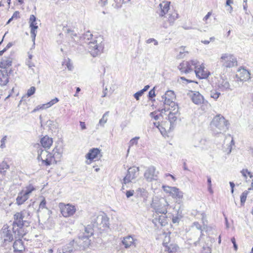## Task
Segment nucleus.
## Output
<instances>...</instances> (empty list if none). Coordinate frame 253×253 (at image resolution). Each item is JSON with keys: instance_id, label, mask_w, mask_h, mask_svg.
I'll use <instances>...</instances> for the list:
<instances>
[{"instance_id": "obj_31", "label": "nucleus", "mask_w": 253, "mask_h": 253, "mask_svg": "<svg viewBox=\"0 0 253 253\" xmlns=\"http://www.w3.org/2000/svg\"><path fill=\"white\" fill-rule=\"evenodd\" d=\"M58 101H59L58 98L57 97H55V98L52 99L50 101H49L47 103L43 104L41 106H38L37 109H35L33 110V112H36L37 110H39V109H43L48 108L51 107V106H52L53 105H54V104H55L56 103L58 102Z\"/></svg>"}, {"instance_id": "obj_16", "label": "nucleus", "mask_w": 253, "mask_h": 253, "mask_svg": "<svg viewBox=\"0 0 253 253\" xmlns=\"http://www.w3.org/2000/svg\"><path fill=\"white\" fill-rule=\"evenodd\" d=\"M239 74H237L236 77L241 82L247 81L250 79V73L244 68L240 69L238 70Z\"/></svg>"}, {"instance_id": "obj_58", "label": "nucleus", "mask_w": 253, "mask_h": 253, "mask_svg": "<svg viewBox=\"0 0 253 253\" xmlns=\"http://www.w3.org/2000/svg\"><path fill=\"white\" fill-rule=\"evenodd\" d=\"M231 242L233 244V247L235 251H237L238 250V246L236 243V240L234 237H233L231 239Z\"/></svg>"}, {"instance_id": "obj_20", "label": "nucleus", "mask_w": 253, "mask_h": 253, "mask_svg": "<svg viewBox=\"0 0 253 253\" xmlns=\"http://www.w3.org/2000/svg\"><path fill=\"white\" fill-rule=\"evenodd\" d=\"M13 247L15 252H22L25 250L24 242L20 238L15 241L13 245Z\"/></svg>"}, {"instance_id": "obj_29", "label": "nucleus", "mask_w": 253, "mask_h": 253, "mask_svg": "<svg viewBox=\"0 0 253 253\" xmlns=\"http://www.w3.org/2000/svg\"><path fill=\"white\" fill-rule=\"evenodd\" d=\"M75 27L73 26L71 24L66 25L63 27V30L67 34L71 37L77 36L76 33L75 32Z\"/></svg>"}, {"instance_id": "obj_2", "label": "nucleus", "mask_w": 253, "mask_h": 253, "mask_svg": "<svg viewBox=\"0 0 253 253\" xmlns=\"http://www.w3.org/2000/svg\"><path fill=\"white\" fill-rule=\"evenodd\" d=\"M228 121L220 115H216L213 118L211 126L214 132L216 133H220L225 132L228 129Z\"/></svg>"}, {"instance_id": "obj_4", "label": "nucleus", "mask_w": 253, "mask_h": 253, "mask_svg": "<svg viewBox=\"0 0 253 253\" xmlns=\"http://www.w3.org/2000/svg\"><path fill=\"white\" fill-rule=\"evenodd\" d=\"M94 227L92 225H88L84 228V232L79 235L78 243H82L83 249H86L90 244V240L89 239L93 235Z\"/></svg>"}, {"instance_id": "obj_8", "label": "nucleus", "mask_w": 253, "mask_h": 253, "mask_svg": "<svg viewBox=\"0 0 253 253\" xmlns=\"http://www.w3.org/2000/svg\"><path fill=\"white\" fill-rule=\"evenodd\" d=\"M78 238L76 240H73L69 244L65 246L62 249L63 253H72L73 251L76 250H84L85 249H83L82 243H78Z\"/></svg>"}, {"instance_id": "obj_57", "label": "nucleus", "mask_w": 253, "mask_h": 253, "mask_svg": "<svg viewBox=\"0 0 253 253\" xmlns=\"http://www.w3.org/2000/svg\"><path fill=\"white\" fill-rule=\"evenodd\" d=\"M52 155H54V158L51 159V164H56L57 162V161L56 159H59L60 158H58V156H56V154L55 153H52Z\"/></svg>"}, {"instance_id": "obj_64", "label": "nucleus", "mask_w": 253, "mask_h": 253, "mask_svg": "<svg viewBox=\"0 0 253 253\" xmlns=\"http://www.w3.org/2000/svg\"><path fill=\"white\" fill-rule=\"evenodd\" d=\"M130 145H133L134 144H137V141L135 140V139H131L129 142Z\"/></svg>"}, {"instance_id": "obj_1", "label": "nucleus", "mask_w": 253, "mask_h": 253, "mask_svg": "<svg viewBox=\"0 0 253 253\" xmlns=\"http://www.w3.org/2000/svg\"><path fill=\"white\" fill-rule=\"evenodd\" d=\"M104 42L103 37L98 36L89 42L88 49L92 56L95 57L103 52L104 48Z\"/></svg>"}, {"instance_id": "obj_10", "label": "nucleus", "mask_w": 253, "mask_h": 253, "mask_svg": "<svg viewBox=\"0 0 253 253\" xmlns=\"http://www.w3.org/2000/svg\"><path fill=\"white\" fill-rule=\"evenodd\" d=\"M166 20L164 21L163 26L167 28L168 26L172 25L174 22L178 18V14L175 10H170L167 16H165Z\"/></svg>"}, {"instance_id": "obj_27", "label": "nucleus", "mask_w": 253, "mask_h": 253, "mask_svg": "<svg viewBox=\"0 0 253 253\" xmlns=\"http://www.w3.org/2000/svg\"><path fill=\"white\" fill-rule=\"evenodd\" d=\"M41 143L44 148H49L53 143V141L52 138L45 136L41 139Z\"/></svg>"}, {"instance_id": "obj_23", "label": "nucleus", "mask_w": 253, "mask_h": 253, "mask_svg": "<svg viewBox=\"0 0 253 253\" xmlns=\"http://www.w3.org/2000/svg\"><path fill=\"white\" fill-rule=\"evenodd\" d=\"M176 51L178 52L176 55V58L177 59H183L189 53L188 50H187L186 47L185 46H181L176 49Z\"/></svg>"}, {"instance_id": "obj_50", "label": "nucleus", "mask_w": 253, "mask_h": 253, "mask_svg": "<svg viewBox=\"0 0 253 253\" xmlns=\"http://www.w3.org/2000/svg\"><path fill=\"white\" fill-rule=\"evenodd\" d=\"M193 226H195L198 230L201 231L200 237L203 235V231L204 229L202 228L201 225L198 222H194L193 223Z\"/></svg>"}, {"instance_id": "obj_32", "label": "nucleus", "mask_w": 253, "mask_h": 253, "mask_svg": "<svg viewBox=\"0 0 253 253\" xmlns=\"http://www.w3.org/2000/svg\"><path fill=\"white\" fill-rule=\"evenodd\" d=\"M221 58L222 59V62H225L227 63H234L237 62L236 58L231 54H224L221 56Z\"/></svg>"}, {"instance_id": "obj_59", "label": "nucleus", "mask_w": 253, "mask_h": 253, "mask_svg": "<svg viewBox=\"0 0 253 253\" xmlns=\"http://www.w3.org/2000/svg\"><path fill=\"white\" fill-rule=\"evenodd\" d=\"M133 194H134L133 190H128V191H127L126 192V196L127 198H129L131 196H133Z\"/></svg>"}, {"instance_id": "obj_25", "label": "nucleus", "mask_w": 253, "mask_h": 253, "mask_svg": "<svg viewBox=\"0 0 253 253\" xmlns=\"http://www.w3.org/2000/svg\"><path fill=\"white\" fill-rule=\"evenodd\" d=\"M192 100L195 104H200L204 102V97L199 92H195L192 96Z\"/></svg>"}, {"instance_id": "obj_34", "label": "nucleus", "mask_w": 253, "mask_h": 253, "mask_svg": "<svg viewBox=\"0 0 253 253\" xmlns=\"http://www.w3.org/2000/svg\"><path fill=\"white\" fill-rule=\"evenodd\" d=\"M162 99H164V103L165 104H167L171 107L172 109L174 108V107H176L178 106L177 104H176L174 101H172L173 99L168 98L166 96H162Z\"/></svg>"}, {"instance_id": "obj_13", "label": "nucleus", "mask_w": 253, "mask_h": 253, "mask_svg": "<svg viewBox=\"0 0 253 253\" xmlns=\"http://www.w3.org/2000/svg\"><path fill=\"white\" fill-rule=\"evenodd\" d=\"M30 28L32 37L35 39L37 35L38 26L36 23V18L34 15H31L29 19Z\"/></svg>"}, {"instance_id": "obj_54", "label": "nucleus", "mask_w": 253, "mask_h": 253, "mask_svg": "<svg viewBox=\"0 0 253 253\" xmlns=\"http://www.w3.org/2000/svg\"><path fill=\"white\" fill-rule=\"evenodd\" d=\"M170 241V236H166L163 242V246L164 247H167L168 245H169V243Z\"/></svg>"}, {"instance_id": "obj_39", "label": "nucleus", "mask_w": 253, "mask_h": 253, "mask_svg": "<svg viewBox=\"0 0 253 253\" xmlns=\"http://www.w3.org/2000/svg\"><path fill=\"white\" fill-rule=\"evenodd\" d=\"M46 153V150L41 149L38 151V155L37 157V160L40 161H41L42 163V161H43L44 158L42 157V156H44V154Z\"/></svg>"}, {"instance_id": "obj_22", "label": "nucleus", "mask_w": 253, "mask_h": 253, "mask_svg": "<svg viewBox=\"0 0 253 253\" xmlns=\"http://www.w3.org/2000/svg\"><path fill=\"white\" fill-rule=\"evenodd\" d=\"M3 230V237L4 238V241L5 242H10L13 241V237L11 233L10 230L8 229V227L5 226L2 228Z\"/></svg>"}, {"instance_id": "obj_44", "label": "nucleus", "mask_w": 253, "mask_h": 253, "mask_svg": "<svg viewBox=\"0 0 253 253\" xmlns=\"http://www.w3.org/2000/svg\"><path fill=\"white\" fill-rule=\"evenodd\" d=\"M34 190H35V188L33 186L30 185L26 187V190H24V192L25 195L29 197V195Z\"/></svg>"}, {"instance_id": "obj_51", "label": "nucleus", "mask_w": 253, "mask_h": 253, "mask_svg": "<svg viewBox=\"0 0 253 253\" xmlns=\"http://www.w3.org/2000/svg\"><path fill=\"white\" fill-rule=\"evenodd\" d=\"M143 91L142 90H140L136 93H135L133 95L134 97L136 99V100H139L140 97H141L144 93Z\"/></svg>"}, {"instance_id": "obj_11", "label": "nucleus", "mask_w": 253, "mask_h": 253, "mask_svg": "<svg viewBox=\"0 0 253 253\" xmlns=\"http://www.w3.org/2000/svg\"><path fill=\"white\" fill-rule=\"evenodd\" d=\"M178 109V106L171 109L168 115V119L170 124V127H173L175 126V122L179 117L180 113Z\"/></svg>"}, {"instance_id": "obj_37", "label": "nucleus", "mask_w": 253, "mask_h": 253, "mask_svg": "<svg viewBox=\"0 0 253 253\" xmlns=\"http://www.w3.org/2000/svg\"><path fill=\"white\" fill-rule=\"evenodd\" d=\"M249 193L248 191H245L243 192L240 196V201L241 206H244L246 201V199Z\"/></svg>"}, {"instance_id": "obj_48", "label": "nucleus", "mask_w": 253, "mask_h": 253, "mask_svg": "<svg viewBox=\"0 0 253 253\" xmlns=\"http://www.w3.org/2000/svg\"><path fill=\"white\" fill-rule=\"evenodd\" d=\"M46 200H45V198H43L39 205V208L38 210L37 211L39 212L40 209H44V208L46 209Z\"/></svg>"}, {"instance_id": "obj_33", "label": "nucleus", "mask_w": 253, "mask_h": 253, "mask_svg": "<svg viewBox=\"0 0 253 253\" xmlns=\"http://www.w3.org/2000/svg\"><path fill=\"white\" fill-rule=\"evenodd\" d=\"M46 158L42 161V165L46 166H49L51 165V159L54 158V155H52V153L46 151V153L44 154Z\"/></svg>"}, {"instance_id": "obj_15", "label": "nucleus", "mask_w": 253, "mask_h": 253, "mask_svg": "<svg viewBox=\"0 0 253 253\" xmlns=\"http://www.w3.org/2000/svg\"><path fill=\"white\" fill-rule=\"evenodd\" d=\"M170 2L168 1H163L160 3L159 6L160 9L159 15L160 17H165L170 10Z\"/></svg>"}, {"instance_id": "obj_43", "label": "nucleus", "mask_w": 253, "mask_h": 253, "mask_svg": "<svg viewBox=\"0 0 253 253\" xmlns=\"http://www.w3.org/2000/svg\"><path fill=\"white\" fill-rule=\"evenodd\" d=\"M20 12L18 11H16L14 12L13 14L12 17L8 20V21L7 22L6 24H8L11 21H12L13 19H17L20 18Z\"/></svg>"}, {"instance_id": "obj_42", "label": "nucleus", "mask_w": 253, "mask_h": 253, "mask_svg": "<svg viewBox=\"0 0 253 253\" xmlns=\"http://www.w3.org/2000/svg\"><path fill=\"white\" fill-rule=\"evenodd\" d=\"M219 87L222 90L227 89L230 88V84L228 82L223 81L219 84Z\"/></svg>"}, {"instance_id": "obj_19", "label": "nucleus", "mask_w": 253, "mask_h": 253, "mask_svg": "<svg viewBox=\"0 0 253 253\" xmlns=\"http://www.w3.org/2000/svg\"><path fill=\"white\" fill-rule=\"evenodd\" d=\"M100 153L99 149L93 148L89 150V152L86 154L85 158L90 161L97 158L98 155Z\"/></svg>"}, {"instance_id": "obj_28", "label": "nucleus", "mask_w": 253, "mask_h": 253, "mask_svg": "<svg viewBox=\"0 0 253 253\" xmlns=\"http://www.w3.org/2000/svg\"><path fill=\"white\" fill-rule=\"evenodd\" d=\"M171 191V196L175 199L179 200L182 199L183 196V193L176 187L172 188Z\"/></svg>"}, {"instance_id": "obj_30", "label": "nucleus", "mask_w": 253, "mask_h": 253, "mask_svg": "<svg viewBox=\"0 0 253 253\" xmlns=\"http://www.w3.org/2000/svg\"><path fill=\"white\" fill-rule=\"evenodd\" d=\"M134 240L133 237L130 235H128L124 237L122 242L125 248L127 249L134 243Z\"/></svg>"}, {"instance_id": "obj_45", "label": "nucleus", "mask_w": 253, "mask_h": 253, "mask_svg": "<svg viewBox=\"0 0 253 253\" xmlns=\"http://www.w3.org/2000/svg\"><path fill=\"white\" fill-rule=\"evenodd\" d=\"M61 149L56 146L52 150V152L51 153H55L56 156H58V158H60L61 157Z\"/></svg>"}, {"instance_id": "obj_18", "label": "nucleus", "mask_w": 253, "mask_h": 253, "mask_svg": "<svg viewBox=\"0 0 253 253\" xmlns=\"http://www.w3.org/2000/svg\"><path fill=\"white\" fill-rule=\"evenodd\" d=\"M12 231L15 234V238L23 237L27 233V231L25 230L24 226L12 227Z\"/></svg>"}, {"instance_id": "obj_49", "label": "nucleus", "mask_w": 253, "mask_h": 253, "mask_svg": "<svg viewBox=\"0 0 253 253\" xmlns=\"http://www.w3.org/2000/svg\"><path fill=\"white\" fill-rule=\"evenodd\" d=\"M36 88L35 86H31L28 90L27 92V95L30 97L33 95L35 93Z\"/></svg>"}, {"instance_id": "obj_60", "label": "nucleus", "mask_w": 253, "mask_h": 253, "mask_svg": "<svg viewBox=\"0 0 253 253\" xmlns=\"http://www.w3.org/2000/svg\"><path fill=\"white\" fill-rule=\"evenodd\" d=\"M203 249L204 251H205V253H211V249L209 247H203Z\"/></svg>"}, {"instance_id": "obj_38", "label": "nucleus", "mask_w": 253, "mask_h": 253, "mask_svg": "<svg viewBox=\"0 0 253 253\" xmlns=\"http://www.w3.org/2000/svg\"><path fill=\"white\" fill-rule=\"evenodd\" d=\"M109 115V111L105 112L103 115L102 118L99 120V124L101 126H103L104 124L107 122V117Z\"/></svg>"}, {"instance_id": "obj_47", "label": "nucleus", "mask_w": 253, "mask_h": 253, "mask_svg": "<svg viewBox=\"0 0 253 253\" xmlns=\"http://www.w3.org/2000/svg\"><path fill=\"white\" fill-rule=\"evenodd\" d=\"M164 96H166L168 98H171V99H173L174 98H175L174 93L172 90H168V91H167L166 92L165 95H164Z\"/></svg>"}, {"instance_id": "obj_6", "label": "nucleus", "mask_w": 253, "mask_h": 253, "mask_svg": "<svg viewBox=\"0 0 253 253\" xmlns=\"http://www.w3.org/2000/svg\"><path fill=\"white\" fill-rule=\"evenodd\" d=\"M26 213V211H23L21 212H17L14 215V221L12 223L13 227H22L25 225L26 226H28L29 223L24 219Z\"/></svg>"}, {"instance_id": "obj_55", "label": "nucleus", "mask_w": 253, "mask_h": 253, "mask_svg": "<svg viewBox=\"0 0 253 253\" xmlns=\"http://www.w3.org/2000/svg\"><path fill=\"white\" fill-rule=\"evenodd\" d=\"M241 173H242V175L245 177V178L246 179L247 178V174H250L251 172L249 171L247 169H243L241 171Z\"/></svg>"}, {"instance_id": "obj_36", "label": "nucleus", "mask_w": 253, "mask_h": 253, "mask_svg": "<svg viewBox=\"0 0 253 253\" xmlns=\"http://www.w3.org/2000/svg\"><path fill=\"white\" fill-rule=\"evenodd\" d=\"M165 247V250L168 251L169 253H172L175 252L177 250V246L175 244H169L167 245V247Z\"/></svg>"}, {"instance_id": "obj_56", "label": "nucleus", "mask_w": 253, "mask_h": 253, "mask_svg": "<svg viewBox=\"0 0 253 253\" xmlns=\"http://www.w3.org/2000/svg\"><path fill=\"white\" fill-rule=\"evenodd\" d=\"M181 218L178 215H176L175 216H173L172 218V221L173 223H178L179 221V219Z\"/></svg>"}, {"instance_id": "obj_9", "label": "nucleus", "mask_w": 253, "mask_h": 253, "mask_svg": "<svg viewBox=\"0 0 253 253\" xmlns=\"http://www.w3.org/2000/svg\"><path fill=\"white\" fill-rule=\"evenodd\" d=\"M139 170V167H132L129 168L127 170L126 176L123 179V183L126 184L136 178L138 175Z\"/></svg>"}, {"instance_id": "obj_41", "label": "nucleus", "mask_w": 253, "mask_h": 253, "mask_svg": "<svg viewBox=\"0 0 253 253\" xmlns=\"http://www.w3.org/2000/svg\"><path fill=\"white\" fill-rule=\"evenodd\" d=\"M202 220L203 225V229H206L208 227V220H207L206 214L204 212L201 213Z\"/></svg>"}, {"instance_id": "obj_61", "label": "nucleus", "mask_w": 253, "mask_h": 253, "mask_svg": "<svg viewBox=\"0 0 253 253\" xmlns=\"http://www.w3.org/2000/svg\"><path fill=\"white\" fill-rule=\"evenodd\" d=\"M152 42H154V44L155 45H157L158 44L157 41L156 40H155V39H148L147 41V42L148 43H151Z\"/></svg>"}, {"instance_id": "obj_21", "label": "nucleus", "mask_w": 253, "mask_h": 253, "mask_svg": "<svg viewBox=\"0 0 253 253\" xmlns=\"http://www.w3.org/2000/svg\"><path fill=\"white\" fill-rule=\"evenodd\" d=\"M158 213H157L152 222L155 226H158V224H160L161 226H164L167 223L166 217L164 215H159Z\"/></svg>"}, {"instance_id": "obj_40", "label": "nucleus", "mask_w": 253, "mask_h": 253, "mask_svg": "<svg viewBox=\"0 0 253 253\" xmlns=\"http://www.w3.org/2000/svg\"><path fill=\"white\" fill-rule=\"evenodd\" d=\"M156 96L155 94V87H154L152 89H151L148 94V97L150 100L151 101H154L155 100L154 97Z\"/></svg>"}, {"instance_id": "obj_46", "label": "nucleus", "mask_w": 253, "mask_h": 253, "mask_svg": "<svg viewBox=\"0 0 253 253\" xmlns=\"http://www.w3.org/2000/svg\"><path fill=\"white\" fill-rule=\"evenodd\" d=\"M220 95V93L215 90L211 91L210 95L211 98L216 100Z\"/></svg>"}, {"instance_id": "obj_63", "label": "nucleus", "mask_w": 253, "mask_h": 253, "mask_svg": "<svg viewBox=\"0 0 253 253\" xmlns=\"http://www.w3.org/2000/svg\"><path fill=\"white\" fill-rule=\"evenodd\" d=\"M180 206H179V208H178V210L177 211V214L176 215H178V216H179L180 217L182 218V210H180Z\"/></svg>"}, {"instance_id": "obj_24", "label": "nucleus", "mask_w": 253, "mask_h": 253, "mask_svg": "<svg viewBox=\"0 0 253 253\" xmlns=\"http://www.w3.org/2000/svg\"><path fill=\"white\" fill-rule=\"evenodd\" d=\"M177 69L180 71L181 74H187L193 71L190 64H179Z\"/></svg>"}, {"instance_id": "obj_14", "label": "nucleus", "mask_w": 253, "mask_h": 253, "mask_svg": "<svg viewBox=\"0 0 253 253\" xmlns=\"http://www.w3.org/2000/svg\"><path fill=\"white\" fill-rule=\"evenodd\" d=\"M203 65V64H200L199 67L196 66L197 69L195 72L196 76L200 79H206L209 76L210 72L206 70Z\"/></svg>"}, {"instance_id": "obj_12", "label": "nucleus", "mask_w": 253, "mask_h": 253, "mask_svg": "<svg viewBox=\"0 0 253 253\" xmlns=\"http://www.w3.org/2000/svg\"><path fill=\"white\" fill-rule=\"evenodd\" d=\"M158 172H156V168L154 166H151L148 168L144 173V176L147 181H152L156 180Z\"/></svg>"}, {"instance_id": "obj_35", "label": "nucleus", "mask_w": 253, "mask_h": 253, "mask_svg": "<svg viewBox=\"0 0 253 253\" xmlns=\"http://www.w3.org/2000/svg\"><path fill=\"white\" fill-rule=\"evenodd\" d=\"M9 168V166L7 164V163L5 161H3L0 164V173L3 175H5L6 173V170L5 169H8Z\"/></svg>"}, {"instance_id": "obj_7", "label": "nucleus", "mask_w": 253, "mask_h": 253, "mask_svg": "<svg viewBox=\"0 0 253 253\" xmlns=\"http://www.w3.org/2000/svg\"><path fill=\"white\" fill-rule=\"evenodd\" d=\"M91 222L94 227L102 226L103 227H108V218L104 214H94L91 218Z\"/></svg>"}, {"instance_id": "obj_3", "label": "nucleus", "mask_w": 253, "mask_h": 253, "mask_svg": "<svg viewBox=\"0 0 253 253\" xmlns=\"http://www.w3.org/2000/svg\"><path fill=\"white\" fill-rule=\"evenodd\" d=\"M151 207L153 208L156 213L166 214L167 213V208L169 204L167 200L163 197H155L151 204Z\"/></svg>"}, {"instance_id": "obj_52", "label": "nucleus", "mask_w": 253, "mask_h": 253, "mask_svg": "<svg viewBox=\"0 0 253 253\" xmlns=\"http://www.w3.org/2000/svg\"><path fill=\"white\" fill-rule=\"evenodd\" d=\"M172 187H173L166 185L163 186V189L164 191L167 193H169L170 195H171V191H172L171 189Z\"/></svg>"}, {"instance_id": "obj_53", "label": "nucleus", "mask_w": 253, "mask_h": 253, "mask_svg": "<svg viewBox=\"0 0 253 253\" xmlns=\"http://www.w3.org/2000/svg\"><path fill=\"white\" fill-rule=\"evenodd\" d=\"M7 136H4L0 140L1 145L0 147L2 149L4 148L5 147V141H6Z\"/></svg>"}, {"instance_id": "obj_17", "label": "nucleus", "mask_w": 253, "mask_h": 253, "mask_svg": "<svg viewBox=\"0 0 253 253\" xmlns=\"http://www.w3.org/2000/svg\"><path fill=\"white\" fill-rule=\"evenodd\" d=\"M76 211V208L74 206L68 204L61 210L62 215L65 217L73 215Z\"/></svg>"}, {"instance_id": "obj_62", "label": "nucleus", "mask_w": 253, "mask_h": 253, "mask_svg": "<svg viewBox=\"0 0 253 253\" xmlns=\"http://www.w3.org/2000/svg\"><path fill=\"white\" fill-rule=\"evenodd\" d=\"M211 12H209L207 13V14L204 17L203 20L206 22L208 20V19L209 18V17L211 16Z\"/></svg>"}, {"instance_id": "obj_5", "label": "nucleus", "mask_w": 253, "mask_h": 253, "mask_svg": "<svg viewBox=\"0 0 253 253\" xmlns=\"http://www.w3.org/2000/svg\"><path fill=\"white\" fill-rule=\"evenodd\" d=\"M12 64H0V85L3 86L6 85L9 82L8 76L11 75L13 71L11 69Z\"/></svg>"}, {"instance_id": "obj_26", "label": "nucleus", "mask_w": 253, "mask_h": 253, "mask_svg": "<svg viewBox=\"0 0 253 253\" xmlns=\"http://www.w3.org/2000/svg\"><path fill=\"white\" fill-rule=\"evenodd\" d=\"M28 198L29 197L27 195H25V193L24 192V190H22L18 194V196L16 199V204L18 205H21L27 200H28Z\"/></svg>"}]
</instances>
